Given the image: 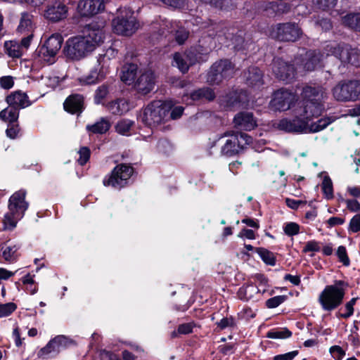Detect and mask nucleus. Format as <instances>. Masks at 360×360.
I'll use <instances>...</instances> for the list:
<instances>
[{
  "label": "nucleus",
  "mask_w": 360,
  "mask_h": 360,
  "mask_svg": "<svg viewBox=\"0 0 360 360\" xmlns=\"http://www.w3.org/2000/svg\"><path fill=\"white\" fill-rule=\"evenodd\" d=\"M63 38L60 34H53L49 37L45 44L38 47L34 53V58L39 62L52 64L56 61V56L60 51Z\"/></svg>",
  "instance_id": "obj_8"
},
{
  "label": "nucleus",
  "mask_w": 360,
  "mask_h": 360,
  "mask_svg": "<svg viewBox=\"0 0 360 360\" xmlns=\"http://www.w3.org/2000/svg\"><path fill=\"white\" fill-rule=\"evenodd\" d=\"M108 110L114 115H122L127 112L129 109V103L124 99H117L108 105Z\"/></svg>",
  "instance_id": "obj_33"
},
{
  "label": "nucleus",
  "mask_w": 360,
  "mask_h": 360,
  "mask_svg": "<svg viewBox=\"0 0 360 360\" xmlns=\"http://www.w3.org/2000/svg\"><path fill=\"white\" fill-rule=\"evenodd\" d=\"M26 194L22 189L15 192L8 200V210L24 217L29 207V202L25 200Z\"/></svg>",
  "instance_id": "obj_20"
},
{
  "label": "nucleus",
  "mask_w": 360,
  "mask_h": 360,
  "mask_svg": "<svg viewBox=\"0 0 360 360\" xmlns=\"http://www.w3.org/2000/svg\"><path fill=\"white\" fill-rule=\"evenodd\" d=\"M332 122V120L329 117L319 119L317 122L309 124V132L316 133L325 129Z\"/></svg>",
  "instance_id": "obj_41"
},
{
  "label": "nucleus",
  "mask_w": 360,
  "mask_h": 360,
  "mask_svg": "<svg viewBox=\"0 0 360 360\" xmlns=\"http://www.w3.org/2000/svg\"><path fill=\"white\" fill-rule=\"evenodd\" d=\"M214 97L215 94L212 89L207 87L199 89L193 92L191 95V98L193 101H198L200 99L212 101L214 98Z\"/></svg>",
  "instance_id": "obj_39"
},
{
  "label": "nucleus",
  "mask_w": 360,
  "mask_h": 360,
  "mask_svg": "<svg viewBox=\"0 0 360 360\" xmlns=\"http://www.w3.org/2000/svg\"><path fill=\"white\" fill-rule=\"evenodd\" d=\"M293 65L288 64L281 58H276L272 63V70L275 76L280 80L289 82L297 72Z\"/></svg>",
  "instance_id": "obj_19"
},
{
  "label": "nucleus",
  "mask_w": 360,
  "mask_h": 360,
  "mask_svg": "<svg viewBox=\"0 0 360 360\" xmlns=\"http://www.w3.org/2000/svg\"><path fill=\"white\" fill-rule=\"evenodd\" d=\"M13 80L12 77L6 76L0 78V84L4 89H11L13 86Z\"/></svg>",
  "instance_id": "obj_62"
},
{
  "label": "nucleus",
  "mask_w": 360,
  "mask_h": 360,
  "mask_svg": "<svg viewBox=\"0 0 360 360\" xmlns=\"http://www.w3.org/2000/svg\"><path fill=\"white\" fill-rule=\"evenodd\" d=\"M342 24L352 30L360 32V13H349L342 18Z\"/></svg>",
  "instance_id": "obj_35"
},
{
  "label": "nucleus",
  "mask_w": 360,
  "mask_h": 360,
  "mask_svg": "<svg viewBox=\"0 0 360 360\" xmlns=\"http://www.w3.org/2000/svg\"><path fill=\"white\" fill-rule=\"evenodd\" d=\"M286 300L284 295H278L266 300V305L268 308H276Z\"/></svg>",
  "instance_id": "obj_52"
},
{
  "label": "nucleus",
  "mask_w": 360,
  "mask_h": 360,
  "mask_svg": "<svg viewBox=\"0 0 360 360\" xmlns=\"http://www.w3.org/2000/svg\"><path fill=\"white\" fill-rule=\"evenodd\" d=\"M246 84L254 88H259L263 84V73L257 67H250L243 73Z\"/></svg>",
  "instance_id": "obj_27"
},
{
  "label": "nucleus",
  "mask_w": 360,
  "mask_h": 360,
  "mask_svg": "<svg viewBox=\"0 0 360 360\" xmlns=\"http://www.w3.org/2000/svg\"><path fill=\"white\" fill-rule=\"evenodd\" d=\"M32 41H30L29 38L22 37L20 41H6L4 47L9 56L13 58H19L27 51Z\"/></svg>",
  "instance_id": "obj_23"
},
{
  "label": "nucleus",
  "mask_w": 360,
  "mask_h": 360,
  "mask_svg": "<svg viewBox=\"0 0 360 360\" xmlns=\"http://www.w3.org/2000/svg\"><path fill=\"white\" fill-rule=\"evenodd\" d=\"M22 216L18 214L9 210L4 214L0 219V231H11L17 226L18 221L22 219Z\"/></svg>",
  "instance_id": "obj_28"
},
{
  "label": "nucleus",
  "mask_w": 360,
  "mask_h": 360,
  "mask_svg": "<svg viewBox=\"0 0 360 360\" xmlns=\"http://www.w3.org/2000/svg\"><path fill=\"white\" fill-rule=\"evenodd\" d=\"M134 172L132 167L127 164L117 165L109 176H106L103 182L105 186H112L120 189L125 186Z\"/></svg>",
  "instance_id": "obj_10"
},
{
  "label": "nucleus",
  "mask_w": 360,
  "mask_h": 360,
  "mask_svg": "<svg viewBox=\"0 0 360 360\" xmlns=\"http://www.w3.org/2000/svg\"><path fill=\"white\" fill-rule=\"evenodd\" d=\"M68 339L64 335H58L51 340L48 344L40 349L38 356L41 358H46L56 355L60 348L66 346Z\"/></svg>",
  "instance_id": "obj_21"
},
{
  "label": "nucleus",
  "mask_w": 360,
  "mask_h": 360,
  "mask_svg": "<svg viewBox=\"0 0 360 360\" xmlns=\"http://www.w3.org/2000/svg\"><path fill=\"white\" fill-rule=\"evenodd\" d=\"M346 284L336 281L333 285H326L319 294L318 301L323 311H331L340 306L345 295Z\"/></svg>",
  "instance_id": "obj_4"
},
{
  "label": "nucleus",
  "mask_w": 360,
  "mask_h": 360,
  "mask_svg": "<svg viewBox=\"0 0 360 360\" xmlns=\"http://www.w3.org/2000/svg\"><path fill=\"white\" fill-rule=\"evenodd\" d=\"M321 247L319 243L316 240H309L306 243L302 252L307 253L308 252H319Z\"/></svg>",
  "instance_id": "obj_54"
},
{
  "label": "nucleus",
  "mask_w": 360,
  "mask_h": 360,
  "mask_svg": "<svg viewBox=\"0 0 360 360\" xmlns=\"http://www.w3.org/2000/svg\"><path fill=\"white\" fill-rule=\"evenodd\" d=\"M332 95L335 100L340 102H354L360 100V81H341L332 89Z\"/></svg>",
  "instance_id": "obj_9"
},
{
  "label": "nucleus",
  "mask_w": 360,
  "mask_h": 360,
  "mask_svg": "<svg viewBox=\"0 0 360 360\" xmlns=\"http://www.w3.org/2000/svg\"><path fill=\"white\" fill-rule=\"evenodd\" d=\"M91 0H79L77 5L78 12L82 16H91L96 14L95 7L92 6Z\"/></svg>",
  "instance_id": "obj_38"
},
{
  "label": "nucleus",
  "mask_w": 360,
  "mask_h": 360,
  "mask_svg": "<svg viewBox=\"0 0 360 360\" xmlns=\"http://www.w3.org/2000/svg\"><path fill=\"white\" fill-rule=\"evenodd\" d=\"M321 186L325 197L328 200L332 199L333 198V189L331 179L329 177L326 176L323 180Z\"/></svg>",
  "instance_id": "obj_44"
},
{
  "label": "nucleus",
  "mask_w": 360,
  "mask_h": 360,
  "mask_svg": "<svg viewBox=\"0 0 360 360\" xmlns=\"http://www.w3.org/2000/svg\"><path fill=\"white\" fill-rule=\"evenodd\" d=\"M133 14L129 9H124L122 11L121 15L117 16L112 20L114 32L125 36H130L134 33L139 27V23Z\"/></svg>",
  "instance_id": "obj_11"
},
{
  "label": "nucleus",
  "mask_w": 360,
  "mask_h": 360,
  "mask_svg": "<svg viewBox=\"0 0 360 360\" xmlns=\"http://www.w3.org/2000/svg\"><path fill=\"white\" fill-rule=\"evenodd\" d=\"M292 333L287 328L272 330L268 332L267 337L272 339H283L290 337Z\"/></svg>",
  "instance_id": "obj_43"
},
{
  "label": "nucleus",
  "mask_w": 360,
  "mask_h": 360,
  "mask_svg": "<svg viewBox=\"0 0 360 360\" xmlns=\"http://www.w3.org/2000/svg\"><path fill=\"white\" fill-rule=\"evenodd\" d=\"M110 90L108 86L106 84H103L98 87L95 93V103L96 104H100L102 103L103 100L108 96Z\"/></svg>",
  "instance_id": "obj_45"
},
{
  "label": "nucleus",
  "mask_w": 360,
  "mask_h": 360,
  "mask_svg": "<svg viewBox=\"0 0 360 360\" xmlns=\"http://www.w3.org/2000/svg\"><path fill=\"white\" fill-rule=\"evenodd\" d=\"M341 201L346 204L347 208L352 212L360 211V203L355 199L341 198Z\"/></svg>",
  "instance_id": "obj_51"
},
{
  "label": "nucleus",
  "mask_w": 360,
  "mask_h": 360,
  "mask_svg": "<svg viewBox=\"0 0 360 360\" xmlns=\"http://www.w3.org/2000/svg\"><path fill=\"white\" fill-rule=\"evenodd\" d=\"M113 52L112 49H109L103 56H100L98 59V67L91 70L87 75L79 79L80 84L85 85L95 84L104 79L108 67L110 60L109 54Z\"/></svg>",
  "instance_id": "obj_14"
},
{
  "label": "nucleus",
  "mask_w": 360,
  "mask_h": 360,
  "mask_svg": "<svg viewBox=\"0 0 360 360\" xmlns=\"http://www.w3.org/2000/svg\"><path fill=\"white\" fill-rule=\"evenodd\" d=\"M345 220L344 218L339 217H332L326 221L328 228H332L333 226L342 225L345 223Z\"/></svg>",
  "instance_id": "obj_58"
},
{
  "label": "nucleus",
  "mask_w": 360,
  "mask_h": 360,
  "mask_svg": "<svg viewBox=\"0 0 360 360\" xmlns=\"http://www.w3.org/2000/svg\"><path fill=\"white\" fill-rule=\"evenodd\" d=\"M337 255L340 261L342 262L344 265L348 266L349 264V259L345 247L342 245L339 246L337 250Z\"/></svg>",
  "instance_id": "obj_55"
},
{
  "label": "nucleus",
  "mask_w": 360,
  "mask_h": 360,
  "mask_svg": "<svg viewBox=\"0 0 360 360\" xmlns=\"http://www.w3.org/2000/svg\"><path fill=\"white\" fill-rule=\"evenodd\" d=\"M270 5L271 7L278 14L288 13L291 8L290 4L285 2H271Z\"/></svg>",
  "instance_id": "obj_49"
},
{
  "label": "nucleus",
  "mask_w": 360,
  "mask_h": 360,
  "mask_svg": "<svg viewBox=\"0 0 360 360\" xmlns=\"http://www.w3.org/2000/svg\"><path fill=\"white\" fill-rule=\"evenodd\" d=\"M324 51L326 56H334L342 63L351 64L354 66L360 65V55L358 50L352 48L348 44L329 43L324 46Z\"/></svg>",
  "instance_id": "obj_7"
},
{
  "label": "nucleus",
  "mask_w": 360,
  "mask_h": 360,
  "mask_svg": "<svg viewBox=\"0 0 360 360\" xmlns=\"http://www.w3.org/2000/svg\"><path fill=\"white\" fill-rule=\"evenodd\" d=\"M79 157L77 160L80 165H85L90 158V150L87 147H82L78 152Z\"/></svg>",
  "instance_id": "obj_53"
},
{
  "label": "nucleus",
  "mask_w": 360,
  "mask_h": 360,
  "mask_svg": "<svg viewBox=\"0 0 360 360\" xmlns=\"http://www.w3.org/2000/svg\"><path fill=\"white\" fill-rule=\"evenodd\" d=\"M34 31L33 16L27 13H22L17 28V32L23 35V38H29L30 41H32L34 37Z\"/></svg>",
  "instance_id": "obj_25"
},
{
  "label": "nucleus",
  "mask_w": 360,
  "mask_h": 360,
  "mask_svg": "<svg viewBox=\"0 0 360 360\" xmlns=\"http://www.w3.org/2000/svg\"><path fill=\"white\" fill-rule=\"evenodd\" d=\"M206 4H209L212 7L225 10L226 9L231 3V0H200Z\"/></svg>",
  "instance_id": "obj_46"
},
{
  "label": "nucleus",
  "mask_w": 360,
  "mask_h": 360,
  "mask_svg": "<svg viewBox=\"0 0 360 360\" xmlns=\"http://www.w3.org/2000/svg\"><path fill=\"white\" fill-rule=\"evenodd\" d=\"M330 353L332 356L337 360H341L345 355V351L338 345L331 347L330 348Z\"/></svg>",
  "instance_id": "obj_57"
},
{
  "label": "nucleus",
  "mask_w": 360,
  "mask_h": 360,
  "mask_svg": "<svg viewBox=\"0 0 360 360\" xmlns=\"http://www.w3.org/2000/svg\"><path fill=\"white\" fill-rule=\"evenodd\" d=\"M233 325L234 322L232 318H223L217 323L218 327L221 330L228 327H232Z\"/></svg>",
  "instance_id": "obj_61"
},
{
  "label": "nucleus",
  "mask_w": 360,
  "mask_h": 360,
  "mask_svg": "<svg viewBox=\"0 0 360 360\" xmlns=\"http://www.w3.org/2000/svg\"><path fill=\"white\" fill-rule=\"evenodd\" d=\"M292 120L283 119L277 124V128L287 132L303 133L309 131V122L303 116H297L295 112Z\"/></svg>",
  "instance_id": "obj_18"
},
{
  "label": "nucleus",
  "mask_w": 360,
  "mask_h": 360,
  "mask_svg": "<svg viewBox=\"0 0 360 360\" xmlns=\"http://www.w3.org/2000/svg\"><path fill=\"white\" fill-rule=\"evenodd\" d=\"M236 127L240 129L250 131L253 129L257 122L252 112H243L237 114L233 119Z\"/></svg>",
  "instance_id": "obj_26"
},
{
  "label": "nucleus",
  "mask_w": 360,
  "mask_h": 360,
  "mask_svg": "<svg viewBox=\"0 0 360 360\" xmlns=\"http://www.w3.org/2000/svg\"><path fill=\"white\" fill-rule=\"evenodd\" d=\"M18 248L16 245H8L4 244L1 247L0 259H4L6 262H12L15 260L17 257Z\"/></svg>",
  "instance_id": "obj_34"
},
{
  "label": "nucleus",
  "mask_w": 360,
  "mask_h": 360,
  "mask_svg": "<svg viewBox=\"0 0 360 360\" xmlns=\"http://www.w3.org/2000/svg\"><path fill=\"white\" fill-rule=\"evenodd\" d=\"M234 72V67L229 60H221L216 62L207 73V82L210 84H219L224 79L231 77Z\"/></svg>",
  "instance_id": "obj_15"
},
{
  "label": "nucleus",
  "mask_w": 360,
  "mask_h": 360,
  "mask_svg": "<svg viewBox=\"0 0 360 360\" xmlns=\"http://www.w3.org/2000/svg\"><path fill=\"white\" fill-rule=\"evenodd\" d=\"M6 102L9 107L25 108L31 105L27 94L21 91L12 93L6 97Z\"/></svg>",
  "instance_id": "obj_29"
},
{
  "label": "nucleus",
  "mask_w": 360,
  "mask_h": 360,
  "mask_svg": "<svg viewBox=\"0 0 360 360\" xmlns=\"http://www.w3.org/2000/svg\"><path fill=\"white\" fill-rule=\"evenodd\" d=\"M224 138L227 139L221 146V153L226 156H233L238 153L245 145L252 143V138L246 134L226 131L215 141L214 144L221 142Z\"/></svg>",
  "instance_id": "obj_6"
},
{
  "label": "nucleus",
  "mask_w": 360,
  "mask_h": 360,
  "mask_svg": "<svg viewBox=\"0 0 360 360\" xmlns=\"http://www.w3.org/2000/svg\"><path fill=\"white\" fill-rule=\"evenodd\" d=\"M238 237L241 238H247L249 240H253L255 238V232L251 229H243L238 234Z\"/></svg>",
  "instance_id": "obj_60"
},
{
  "label": "nucleus",
  "mask_w": 360,
  "mask_h": 360,
  "mask_svg": "<svg viewBox=\"0 0 360 360\" xmlns=\"http://www.w3.org/2000/svg\"><path fill=\"white\" fill-rule=\"evenodd\" d=\"M256 252L266 264L271 266L275 265L276 259L273 252L263 248H257Z\"/></svg>",
  "instance_id": "obj_42"
},
{
  "label": "nucleus",
  "mask_w": 360,
  "mask_h": 360,
  "mask_svg": "<svg viewBox=\"0 0 360 360\" xmlns=\"http://www.w3.org/2000/svg\"><path fill=\"white\" fill-rule=\"evenodd\" d=\"M17 308L13 302L0 304V318H4L11 315Z\"/></svg>",
  "instance_id": "obj_47"
},
{
  "label": "nucleus",
  "mask_w": 360,
  "mask_h": 360,
  "mask_svg": "<svg viewBox=\"0 0 360 360\" xmlns=\"http://www.w3.org/2000/svg\"><path fill=\"white\" fill-rule=\"evenodd\" d=\"M295 100V96L292 92L285 89H279L274 94L269 103V107L274 111H285L290 108Z\"/></svg>",
  "instance_id": "obj_17"
},
{
  "label": "nucleus",
  "mask_w": 360,
  "mask_h": 360,
  "mask_svg": "<svg viewBox=\"0 0 360 360\" xmlns=\"http://www.w3.org/2000/svg\"><path fill=\"white\" fill-rule=\"evenodd\" d=\"M104 27V21L92 22L89 25L84 36L69 39L65 46L67 57L72 60H80L94 51L103 41Z\"/></svg>",
  "instance_id": "obj_2"
},
{
  "label": "nucleus",
  "mask_w": 360,
  "mask_h": 360,
  "mask_svg": "<svg viewBox=\"0 0 360 360\" xmlns=\"http://www.w3.org/2000/svg\"><path fill=\"white\" fill-rule=\"evenodd\" d=\"M283 231L288 236H295L300 232V226L295 222H288L284 225Z\"/></svg>",
  "instance_id": "obj_50"
},
{
  "label": "nucleus",
  "mask_w": 360,
  "mask_h": 360,
  "mask_svg": "<svg viewBox=\"0 0 360 360\" xmlns=\"http://www.w3.org/2000/svg\"><path fill=\"white\" fill-rule=\"evenodd\" d=\"M155 84L154 72L149 69H141L133 86L139 94L146 95L153 89Z\"/></svg>",
  "instance_id": "obj_16"
},
{
  "label": "nucleus",
  "mask_w": 360,
  "mask_h": 360,
  "mask_svg": "<svg viewBox=\"0 0 360 360\" xmlns=\"http://www.w3.org/2000/svg\"><path fill=\"white\" fill-rule=\"evenodd\" d=\"M193 323H184L179 326L178 332L181 334H188L193 332Z\"/></svg>",
  "instance_id": "obj_63"
},
{
  "label": "nucleus",
  "mask_w": 360,
  "mask_h": 360,
  "mask_svg": "<svg viewBox=\"0 0 360 360\" xmlns=\"http://www.w3.org/2000/svg\"><path fill=\"white\" fill-rule=\"evenodd\" d=\"M68 14V7L60 1H55L45 11V17L51 21L58 22L65 19Z\"/></svg>",
  "instance_id": "obj_24"
},
{
  "label": "nucleus",
  "mask_w": 360,
  "mask_h": 360,
  "mask_svg": "<svg viewBox=\"0 0 360 360\" xmlns=\"http://www.w3.org/2000/svg\"><path fill=\"white\" fill-rule=\"evenodd\" d=\"M110 127V122L105 118H101L97 122L91 125H87L86 129L94 134H104Z\"/></svg>",
  "instance_id": "obj_36"
},
{
  "label": "nucleus",
  "mask_w": 360,
  "mask_h": 360,
  "mask_svg": "<svg viewBox=\"0 0 360 360\" xmlns=\"http://www.w3.org/2000/svg\"><path fill=\"white\" fill-rule=\"evenodd\" d=\"M357 299V297H354L347 302L345 304L346 312L343 314H337V316L339 318L348 319L352 316L354 314V306L355 305Z\"/></svg>",
  "instance_id": "obj_48"
},
{
  "label": "nucleus",
  "mask_w": 360,
  "mask_h": 360,
  "mask_svg": "<svg viewBox=\"0 0 360 360\" xmlns=\"http://www.w3.org/2000/svg\"><path fill=\"white\" fill-rule=\"evenodd\" d=\"M134 125V122L128 119H123L117 122L115 125L116 131L124 136L130 135V131Z\"/></svg>",
  "instance_id": "obj_40"
},
{
  "label": "nucleus",
  "mask_w": 360,
  "mask_h": 360,
  "mask_svg": "<svg viewBox=\"0 0 360 360\" xmlns=\"http://www.w3.org/2000/svg\"><path fill=\"white\" fill-rule=\"evenodd\" d=\"M100 356L101 360H120L115 354L106 350L101 351Z\"/></svg>",
  "instance_id": "obj_64"
},
{
  "label": "nucleus",
  "mask_w": 360,
  "mask_h": 360,
  "mask_svg": "<svg viewBox=\"0 0 360 360\" xmlns=\"http://www.w3.org/2000/svg\"><path fill=\"white\" fill-rule=\"evenodd\" d=\"M266 290V289L264 285L262 288H260L252 283H249L239 288L238 296L244 301L255 302L261 297L262 294L265 292Z\"/></svg>",
  "instance_id": "obj_22"
},
{
  "label": "nucleus",
  "mask_w": 360,
  "mask_h": 360,
  "mask_svg": "<svg viewBox=\"0 0 360 360\" xmlns=\"http://www.w3.org/2000/svg\"><path fill=\"white\" fill-rule=\"evenodd\" d=\"M302 97L303 101L294 109V112L297 116H303L309 122L313 117H317L321 115L324 110L323 101L328 97L323 87L305 86L302 91Z\"/></svg>",
  "instance_id": "obj_3"
},
{
  "label": "nucleus",
  "mask_w": 360,
  "mask_h": 360,
  "mask_svg": "<svg viewBox=\"0 0 360 360\" xmlns=\"http://www.w3.org/2000/svg\"><path fill=\"white\" fill-rule=\"evenodd\" d=\"M83 105V96L79 94L70 96L64 103V108L71 113H76L82 110Z\"/></svg>",
  "instance_id": "obj_32"
},
{
  "label": "nucleus",
  "mask_w": 360,
  "mask_h": 360,
  "mask_svg": "<svg viewBox=\"0 0 360 360\" xmlns=\"http://www.w3.org/2000/svg\"><path fill=\"white\" fill-rule=\"evenodd\" d=\"M272 38L282 41H295L300 38L302 31L295 22L278 23L271 27Z\"/></svg>",
  "instance_id": "obj_12"
},
{
  "label": "nucleus",
  "mask_w": 360,
  "mask_h": 360,
  "mask_svg": "<svg viewBox=\"0 0 360 360\" xmlns=\"http://www.w3.org/2000/svg\"><path fill=\"white\" fill-rule=\"evenodd\" d=\"M323 55L319 51L311 50L307 51L304 56L301 55L295 58L297 72L304 73L314 71L321 67Z\"/></svg>",
  "instance_id": "obj_13"
},
{
  "label": "nucleus",
  "mask_w": 360,
  "mask_h": 360,
  "mask_svg": "<svg viewBox=\"0 0 360 360\" xmlns=\"http://www.w3.org/2000/svg\"><path fill=\"white\" fill-rule=\"evenodd\" d=\"M172 105L162 101L150 103L139 115V120L146 126L152 128L160 124L168 115Z\"/></svg>",
  "instance_id": "obj_5"
},
{
  "label": "nucleus",
  "mask_w": 360,
  "mask_h": 360,
  "mask_svg": "<svg viewBox=\"0 0 360 360\" xmlns=\"http://www.w3.org/2000/svg\"><path fill=\"white\" fill-rule=\"evenodd\" d=\"M349 229L353 233L360 231V214L354 215L349 221Z\"/></svg>",
  "instance_id": "obj_56"
},
{
  "label": "nucleus",
  "mask_w": 360,
  "mask_h": 360,
  "mask_svg": "<svg viewBox=\"0 0 360 360\" xmlns=\"http://www.w3.org/2000/svg\"><path fill=\"white\" fill-rule=\"evenodd\" d=\"M195 24L202 29H206L207 34L209 37L208 41L205 37H202L199 40V44L191 47L186 52L175 53L173 56L172 65L176 67L182 73H186L189 67L205 60L204 57L214 48L216 44L215 38L218 42L223 43V35L225 34L224 30L220 25L216 23H210L207 22H201V19H195Z\"/></svg>",
  "instance_id": "obj_1"
},
{
  "label": "nucleus",
  "mask_w": 360,
  "mask_h": 360,
  "mask_svg": "<svg viewBox=\"0 0 360 360\" xmlns=\"http://www.w3.org/2000/svg\"><path fill=\"white\" fill-rule=\"evenodd\" d=\"M166 30L167 32L170 33H172L174 31H175L176 41L180 45L183 44L188 37V32L186 29L179 27L176 30L173 23L171 22L165 21L163 24V27L161 28V34H165V37L167 36L165 34V30Z\"/></svg>",
  "instance_id": "obj_31"
},
{
  "label": "nucleus",
  "mask_w": 360,
  "mask_h": 360,
  "mask_svg": "<svg viewBox=\"0 0 360 360\" xmlns=\"http://www.w3.org/2000/svg\"><path fill=\"white\" fill-rule=\"evenodd\" d=\"M298 354L297 351H292L274 357V360H292Z\"/></svg>",
  "instance_id": "obj_59"
},
{
  "label": "nucleus",
  "mask_w": 360,
  "mask_h": 360,
  "mask_svg": "<svg viewBox=\"0 0 360 360\" xmlns=\"http://www.w3.org/2000/svg\"><path fill=\"white\" fill-rule=\"evenodd\" d=\"M18 108L9 107L0 112V119L4 121H8L11 124H14L19 116Z\"/></svg>",
  "instance_id": "obj_37"
},
{
  "label": "nucleus",
  "mask_w": 360,
  "mask_h": 360,
  "mask_svg": "<svg viewBox=\"0 0 360 360\" xmlns=\"http://www.w3.org/2000/svg\"><path fill=\"white\" fill-rule=\"evenodd\" d=\"M141 70V69H139L137 65L134 63L125 65L122 70V81L124 82L126 84L133 85Z\"/></svg>",
  "instance_id": "obj_30"
}]
</instances>
